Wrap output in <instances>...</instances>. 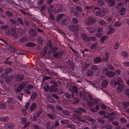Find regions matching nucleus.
Instances as JSON below:
<instances>
[{
	"label": "nucleus",
	"instance_id": "0eeeda50",
	"mask_svg": "<svg viewBox=\"0 0 129 129\" xmlns=\"http://www.w3.org/2000/svg\"><path fill=\"white\" fill-rule=\"evenodd\" d=\"M29 34L33 36H35L37 35V33L35 30L32 29H30L29 31Z\"/></svg>",
	"mask_w": 129,
	"mask_h": 129
},
{
	"label": "nucleus",
	"instance_id": "864d4df0",
	"mask_svg": "<svg viewBox=\"0 0 129 129\" xmlns=\"http://www.w3.org/2000/svg\"><path fill=\"white\" fill-rule=\"evenodd\" d=\"M126 120L124 117L121 118V122L123 123H125L126 122Z\"/></svg>",
	"mask_w": 129,
	"mask_h": 129
},
{
	"label": "nucleus",
	"instance_id": "8fccbe9b",
	"mask_svg": "<svg viewBox=\"0 0 129 129\" xmlns=\"http://www.w3.org/2000/svg\"><path fill=\"white\" fill-rule=\"evenodd\" d=\"M99 23L102 25H104L105 24V22L103 20H101L99 22Z\"/></svg>",
	"mask_w": 129,
	"mask_h": 129
},
{
	"label": "nucleus",
	"instance_id": "393cba45",
	"mask_svg": "<svg viewBox=\"0 0 129 129\" xmlns=\"http://www.w3.org/2000/svg\"><path fill=\"white\" fill-rule=\"evenodd\" d=\"M68 122V120L67 119H62L60 121V123L61 124H66Z\"/></svg>",
	"mask_w": 129,
	"mask_h": 129
},
{
	"label": "nucleus",
	"instance_id": "39448f33",
	"mask_svg": "<svg viewBox=\"0 0 129 129\" xmlns=\"http://www.w3.org/2000/svg\"><path fill=\"white\" fill-rule=\"evenodd\" d=\"M25 84L24 83H22L21 84L19 85L18 88H17L16 89V92H18L20 91L23 88Z\"/></svg>",
	"mask_w": 129,
	"mask_h": 129
},
{
	"label": "nucleus",
	"instance_id": "6e6552de",
	"mask_svg": "<svg viewBox=\"0 0 129 129\" xmlns=\"http://www.w3.org/2000/svg\"><path fill=\"white\" fill-rule=\"evenodd\" d=\"M47 100L50 103H53L55 102L54 99L50 96H48L46 97Z\"/></svg>",
	"mask_w": 129,
	"mask_h": 129
},
{
	"label": "nucleus",
	"instance_id": "2f4dec72",
	"mask_svg": "<svg viewBox=\"0 0 129 129\" xmlns=\"http://www.w3.org/2000/svg\"><path fill=\"white\" fill-rule=\"evenodd\" d=\"M107 38V37L103 36L100 39L101 41L103 43Z\"/></svg>",
	"mask_w": 129,
	"mask_h": 129
},
{
	"label": "nucleus",
	"instance_id": "cd10ccee",
	"mask_svg": "<svg viewBox=\"0 0 129 129\" xmlns=\"http://www.w3.org/2000/svg\"><path fill=\"white\" fill-rule=\"evenodd\" d=\"M37 94L36 93L33 92L31 96V98L32 99H34L36 96Z\"/></svg>",
	"mask_w": 129,
	"mask_h": 129
},
{
	"label": "nucleus",
	"instance_id": "58836bf2",
	"mask_svg": "<svg viewBox=\"0 0 129 129\" xmlns=\"http://www.w3.org/2000/svg\"><path fill=\"white\" fill-rule=\"evenodd\" d=\"M105 56V58L104 59L105 60H106L108 59L109 57V55L108 53H106Z\"/></svg>",
	"mask_w": 129,
	"mask_h": 129
},
{
	"label": "nucleus",
	"instance_id": "f704fd0d",
	"mask_svg": "<svg viewBox=\"0 0 129 129\" xmlns=\"http://www.w3.org/2000/svg\"><path fill=\"white\" fill-rule=\"evenodd\" d=\"M119 44L118 42H116L114 46V48L115 49H117L119 46Z\"/></svg>",
	"mask_w": 129,
	"mask_h": 129
},
{
	"label": "nucleus",
	"instance_id": "338daca9",
	"mask_svg": "<svg viewBox=\"0 0 129 129\" xmlns=\"http://www.w3.org/2000/svg\"><path fill=\"white\" fill-rule=\"evenodd\" d=\"M62 113L66 115H67L68 113V112L66 110L62 111Z\"/></svg>",
	"mask_w": 129,
	"mask_h": 129
},
{
	"label": "nucleus",
	"instance_id": "c756f323",
	"mask_svg": "<svg viewBox=\"0 0 129 129\" xmlns=\"http://www.w3.org/2000/svg\"><path fill=\"white\" fill-rule=\"evenodd\" d=\"M125 9L123 7L121 8V15H123L125 14Z\"/></svg>",
	"mask_w": 129,
	"mask_h": 129
},
{
	"label": "nucleus",
	"instance_id": "6e6d98bb",
	"mask_svg": "<svg viewBox=\"0 0 129 129\" xmlns=\"http://www.w3.org/2000/svg\"><path fill=\"white\" fill-rule=\"evenodd\" d=\"M33 129H39V127L36 125H33Z\"/></svg>",
	"mask_w": 129,
	"mask_h": 129
},
{
	"label": "nucleus",
	"instance_id": "e2e57ef3",
	"mask_svg": "<svg viewBox=\"0 0 129 129\" xmlns=\"http://www.w3.org/2000/svg\"><path fill=\"white\" fill-rule=\"evenodd\" d=\"M26 122L25 119L24 118H23L21 119V122L22 124H24Z\"/></svg>",
	"mask_w": 129,
	"mask_h": 129
},
{
	"label": "nucleus",
	"instance_id": "680f3d73",
	"mask_svg": "<svg viewBox=\"0 0 129 129\" xmlns=\"http://www.w3.org/2000/svg\"><path fill=\"white\" fill-rule=\"evenodd\" d=\"M48 115L51 119H53L54 117L51 114H48Z\"/></svg>",
	"mask_w": 129,
	"mask_h": 129
},
{
	"label": "nucleus",
	"instance_id": "49530a36",
	"mask_svg": "<svg viewBox=\"0 0 129 129\" xmlns=\"http://www.w3.org/2000/svg\"><path fill=\"white\" fill-rule=\"evenodd\" d=\"M73 90L75 92H77L78 89L77 87L76 86H74L73 87Z\"/></svg>",
	"mask_w": 129,
	"mask_h": 129
},
{
	"label": "nucleus",
	"instance_id": "5701e85b",
	"mask_svg": "<svg viewBox=\"0 0 129 129\" xmlns=\"http://www.w3.org/2000/svg\"><path fill=\"white\" fill-rule=\"evenodd\" d=\"M109 70L108 69L106 68H105L103 71V72L105 74V75L107 76V74L108 73Z\"/></svg>",
	"mask_w": 129,
	"mask_h": 129
},
{
	"label": "nucleus",
	"instance_id": "09e8293b",
	"mask_svg": "<svg viewBox=\"0 0 129 129\" xmlns=\"http://www.w3.org/2000/svg\"><path fill=\"white\" fill-rule=\"evenodd\" d=\"M93 74V73L92 71H89L87 73V74L88 76H91Z\"/></svg>",
	"mask_w": 129,
	"mask_h": 129
},
{
	"label": "nucleus",
	"instance_id": "9d476101",
	"mask_svg": "<svg viewBox=\"0 0 129 129\" xmlns=\"http://www.w3.org/2000/svg\"><path fill=\"white\" fill-rule=\"evenodd\" d=\"M108 84V81L106 80H104L102 84V85L103 87H106Z\"/></svg>",
	"mask_w": 129,
	"mask_h": 129
},
{
	"label": "nucleus",
	"instance_id": "4468645a",
	"mask_svg": "<svg viewBox=\"0 0 129 129\" xmlns=\"http://www.w3.org/2000/svg\"><path fill=\"white\" fill-rule=\"evenodd\" d=\"M78 110L76 111V112L79 114H81V112L82 111L84 112H86V111L84 109L81 108H78Z\"/></svg>",
	"mask_w": 129,
	"mask_h": 129
},
{
	"label": "nucleus",
	"instance_id": "2eb2a0df",
	"mask_svg": "<svg viewBox=\"0 0 129 129\" xmlns=\"http://www.w3.org/2000/svg\"><path fill=\"white\" fill-rule=\"evenodd\" d=\"M101 60V58L99 57H97L94 58L93 61L95 63H97L100 62Z\"/></svg>",
	"mask_w": 129,
	"mask_h": 129
},
{
	"label": "nucleus",
	"instance_id": "ddd939ff",
	"mask_svg": "<svg viewBox=\"0 0 129 129\" xmlns=\"http://www.w3.org/2000/svg\"><path fill=\"white\" fill-rule=\"evenodd\" d=\"M50 89L53 92H55L57 90L56 86V85H52L50 87Z\"/></svg>",
	"mask_w": 129,
	"mask_h": 129
},
{
	"label": "nucleus",
	"instance_id": "0e129e2a",
	"mask_svg": "<svg viewBox=\"0 0 129 129\" xmlns=\"http://www.w3.org/2000/svg\"><path fill=\"white\" fill-rule=\"evenodd\" d=\"M106 112L104 111H101L99 112L100 114L102 115H104L105 114Z\"/></svg>",
	"mask_w": 129,
	"mask_h": 129
},
{
	"label": "nucleus",
	"instance_id": "7ed1b4c3",
	"mask_svg": "<svg viewBox=\"0 0 129 129\" xmlns=\"http://www.w3.org/2000/svg\"><path fill=\"white\" fill-rule=\"evenodd\" d=\"M94 21L93 19L91 18H88L85 22V23L87 25H90L94 23Z\"/></svg>",
	"mask_w": 129,
	"mask_h": 129
},
{
	"label": "nucleus",
	"instance_id": "a19ab883",
	"mask_svg": "<svg viewBox=\"0 0 129 129\" xmlns=\"http://www.w3.org/2000/svg\"><path fill=\"white\" fill-rule=\"evenodd\" d=\"M91 68L92 70H96L97 69V67L96 65H92L91 66Z\"/></svg>",
	"mask_w": 129,
	"mask_h": 129
},
{
	"label": "nucleus",
	"instance_id": "79ce46f5",
	"mask_svg": "<svg viewBox=\"0 0 129 129\" xmlns=\"http://www.w3.org/2000/svg\"><path fill=\"white\" fill-rule=\"evenodd\" d=\"M29 104V103L28 102H27L26 103L25 105V107L26 109H28Z\"/></svg>",
	"mask_w": 129,
	"mask_h": 129
},
{
	"label": "nucleus",
	"instance_id": "473e14b6",
	"mask_svg": "<svg viewBox=\"0 0 129 129\" xmlns=\"http://www.w3.org/2000/svg\"><path fill=\"white\" fill-rule=\"evenodd\" d=\"M107 66L110 70H113L114 69V68L110 64H108Z\"/></svg>",
	"mask_w": 129,
	"mask_h": 129
},
{
	"label": "nucleus",
	"instance_id": "f3484780",
	"mask_svg": "<svg viewBox=\"0 0 129 129\" xmlns=\"http://www.w3.org/2000/svg\"><path fill=\"white\" fill-rule=\"evenodd\" d=\"M36 107V104L35 103H33L31 105L30 108V109L31 110H34Z\"/></svg>",
	"mask_w": 129,
	"mask_h": 129
},
{
	"label": "nucleus",
	"instance_id": "b1692460",
	"mask_svg": "<svg viewBox=\"0 0 129 129\" xmlns=\"http://www.w3.org/2000/svg\"><path fill=\"white\" fill-rule=\"evenodd\" d=\"M35 45V44L33 43L30 42L27 44H26L25 45V46L27 47L28 46H33Z\"/></svg>",
	"mask_w": 129,
	"mask_h": 129
},
{
	"label": "nucleus",
	"instance_id": "4d7b16f0",
	"mask_svg": "<svg viewBox=\"0 0 129 129\" xmlns=\"http://www.w3.org/2000/svg\"><path fill=\"white\" fill-rule=\"evenodd\" d=\"M23 92L25 93H27L29 94H30V91L27 89H25L24 90Z\"/></svg>",
	"mask_w": 129,
	"mask_h": 129
},
{
	"label": "nucleus",
	"instance_id": "c9c22d12",
	"mask_svg": "<svg viewBox=\"0 0 129 129\" xmlns=\"http://www.w3.org/2000/svg\"><path fill=\"white\" fill-rule=\"evenodd\" d=\"M1 29L3 30H5L8 28V25L3 26H1Z\"/></svg>",
	"mask_w": 129,
	"mask_h": 129
},
{
	"label": "nucleus",
	"instance_id": "f8f14e48",
	"mask_svg": "<svg viewBox=\"0 0 129 129\" xmlns=\"http://www.w3.org/2000/svg\"><path fill=\"white\" fill-rule=\"evenodd\" d=\"M115 74V73L113 72L109 71L107 74V76L110 77H112L114 76Z\"/></svg>",
	"mask_w": 129,
	"mask_h": 129
},
{
	"label": "nucleus",
	"instance_id": "6ab92c4d",
	"mask_svg": "<svg viewBox=\"0 0 129 129\" xmlns=\"http://www.w3.org/2000/svg\"><path fill=\"white\" fill-rule=\"evenodd\" d=\"M37 40L38 42L41 44H42L44 42L43 39L41 37L38 38Z\"/></svg>",
	"mask_w": 129,
	"mask_h": 129
},
{
	"label": "nucleus",
	"instance_id": "de8ad7c7",
	"mask_svg": "<svg viewBox=\"0 0 129 129\" xmlns=\"http://www.w3.org/2000/svg\"><path fill=\"white\" fill-rule=\"evenodd\" d=\"M9 21L11 23H12L14 24H16V21L12 19H10L9 20Z\"/></svg>",
	"mask_w": 129,
	"mask_h": 129
},
{
	"label": "nucleus",
	"instance_id": "bf43d9fd",
	"mask_svg": "<svg viewBox=\"0 0 129 129\" xmlns=\"http://www.w3.org/2000/svg\"><path fill=\"white\" fill-rule=\"evenodd\" d=\"M6 76V75H5V74H2L1 75V77L2 78H5Z\"/></svg>",
	"mask_w": 129,
	"mask_h": 129
},
{
	"label": "nucleus",
	"instance_id": "1a4fd4ad",
	"mask_svg": "<svg viewBox=\"0 0 129 129\" xmlns=\"http://www.w3.org/2000/svg\"><path fill=\"white\" fill-rule=\"evenodd\" d=\"M108 2L109 5L110 6H112L115 4V1L114 0H105Z\"/></svg>",
	"mask_w": 129,
	"mask_h": 129
},
{
	"label": "nucleus",
	"instance_id": "5fc2aeb1",
	"mask_svg": "<svg viewBox=\"0 0 129 129\" xmlns=\"http://www.w3.org/2000/svg\"><path fill=\"white\" fill-rule=\"evenodd\" d=\"M62 16L63 15L62 14H60L58 15L57 17V20H58L60 19Z\"/></svg>",
	"mask_w": 129,
	"mask_h": 129
},
{
	"label": "nucleus",
	"instance_id": "69168bd1",
	"mask_svg": "<svg viewBox=\"0 0 129 129\" xmlns=\"http://www.w3.org/2000/svg\"><path fill=\"white\" fill-rule=\"evenodd\" d=\"M22 113L25 115H26V112L25 110L23 109L22 110Z\"/></svg>",
	"mask_w": 129,
	"mask_h": 129
},
{
	"label": "nucleus",
	"instance_id": "72a5a7b5",
	"mask_svg": "<svg viewBox=\"0 0 129 129\" xmlns=\"http://www.w3.org/2000/svg\"><path fill=\"white\" fill-rule=\"evenodd\" d=\"M12 71V70L10 68H8L6 70L5 72L7 73H8L11 72Z\"/></svg>",
	"mask_w": 129,
	"mask_h": 129
},
{
	"label": "nucleus",
	"instance_id": "7c9ffc66",
	"mask_svg": "<svg viewBox=\"0 0 129 129\" xmlns=\"http://www.w3.org/2000/svg\"><path fill=\"white\" fill-rule=\"evenodd\" d=\"M116 90L118 92H119L121 91V86L120 85H119L118 86Z\"/></svg>",
	"mask_w": 129,
	"mask_h": 129
},
{
	"label": "nucleus",
	"instance_id": "a18cd8bd",
	"mask_svg": "<svg viewBox=\"0 0 129 129\" xmlns=\"http://www.w3.org/2000/svg\"><path fill=\"white\" fill-rule=\"evenodd\" d=\"M101 12V11L100 10H99L95 14L96 15L98 16L100 14Z\"/></svg>",
	"mask_w": 129,
	"mask_h": 129
},
{
	"label": "nucleus",
	"instance_id": "c03bdc74",
	"mask_svg": "<svg viewBox=\"0 0 129 129\" xmlns=\"http://www.w3.org/2000/svg\"><path fill=\"white\" fill-rule=\"evenodd\" d=\"M27 40V38H24L22 39H20L19 40V41L20 42H22L23 41H26Z\"/></svg>",
	"mask_w": 129,
	"mask_h": 129
},
{
	"label": "nucleus",
	"instance_id": "37998d69",
	"mask_svg": "<svg viewBox=\"0 0 129 129\" xmlns=\"http://www.w3.org/2000/svg\"><path fill=\"white\" fill-rule=\"evenodd\" d=\"M72 21L75 23H77L78 22L77 19L75 18H74L72 19Z\"/></svg>",
	"mask_w": 129,
	"mask_h": 129
},
{
	"label": "nucleus",
	"instance_id": "bb28decb",
	"mask_svg": "<svg viewBox=\"0 0 129 129\" xmlns=\"http://www.w3.org/2000/svg\"><path fill=\"white\" fill-rule=\"evenodd\" d=\"M124 92L126 95L127 97L129 98V89H127L126 90H125Z\"/></svg>",
	"mask_w": 129,
	"mask_h": 129
},
{
	"label": "nucleus",
	"instance_id": "4c0bfd02",
	"mask_svg": "<svg viewBox=\"0 0 129 129\" xmlns=\"http://www.w3.org/2000/svg\"><path fill=\"white\" fill-rule=\"evenodd\" d=\"M76 9L80 12H81L82 9L81 7L79 6H76Z\"/></svg>",
	"mask_w": 129,
	"mask_h": 129
},
{
	"label": "nucleus",
	"instance_id": "20e7f679",
	"mask_svg": "<svg viewBox=\"0 0 129 129\" xmlns=\"http://www.w3.org/2000/svg\"><path fill=\"white\" fill-rule=\"evenodd\" d=\"M122 105L123 106L122 108V109L123 111L126 112L127 108L129 106V102H124L122 103Z\"/></svg>",
	"mask_w": 129,
	"mask_h": 129
},
{
	"label": "nucleus",
	"instance_id": "3c124183",
	"mask_svg": "<svg viewBox=\"0 0 129 129\" xmlns=\"http://www.w3.org/2000/svg\"><path fill=\"white\" fill-rule=\"evenodd\" d=\"M56 109L59 110H62V108L59 105L57 106H56Z\"/></svg>",
	"mask_w": 129,
	"mask_h": 129
},
{
	"label": "nucleus",
	"instance_id": "9b49d317",
	"mask_svg": "<svg viewBox=\"0 0 129 129\" xmlns=\"http://www.w3.org/2000/svg\"><path fill=\"white\" fill-rule=\"evenodd\" d=\"M69 29L72 31H74L77 30V27L76 28L72 25H70L69 26Z\"/></svg>",
	"mask_w": 129,
	"mask_h": 129
},
{
	"label": "nucleus",
	"instance_id": "774afa93",
	"mask_svg": "<svg viewBox=\"0 0 129 129\" xmlns=\"http://www.w3.org/2000/svg\"><path fill=\"white\" fill-rule=\"evenodd\" d=\"M96 37L98 38H100L102 36V34L100 33H96Z\"/></svg>",
	"mask_w": 129,
	"mask_h": 129
},
{
	"label": "nucleus",
	"instance_id": "423d86ee",
	"mask_svg": "<svg viewBox=\"0 0 129 129\" xmlns=\"http://www.w3.org/2000/svg\"><path fill=\"white\" fill-rule=\"evenodd\" d=\"M81 36L83 40L86 41H89L90 39V38L89 37H87L86 35L84 33L81 34Z\"/></svg>",
	"mask_w": 129,
	"mask_h": 129
},
{
	"label": "nucleus",
	"instance_id": "a878e982",
	"mask_svg": "<svg viewBox=\"0 0 129 129\" xmlns=\"http://www.w3.org/2000/svg\"><path fill=\"white\" fill-rule=\"evenodd\" d=\"M109 28V31L108 32V34H110V33H111L113 31L114 29H113L112 27L111 26H110L109 27H108V28Z\"/></svg>",
	"mask_w": 129,
	"mask_h": 129
},
{
	"label": "nucleus",
	"instance_id": "f257e3e1",
	"mask_svg": "<svg viewBox=\"0 0 129 129\" xmlns=\"http://www.w3.org/2000/svg\"><path fill=\"white\" fill-rule=\"evenodd\" d=\"M121 82V79L120 78H119L117 79L116 82L114 80H112L111 82V86L113 87H114L116 85L119 84Z\"/></svg>",
	"mask_w": 129,
	"mask_h": 129
},
{
	"label": "nucleus",
	"instance_id": "aec40b11",
	"mask_svg": "<svg viewBox=\"0 0 129 129\" xmlns=\"http://www.w3.org/2000/svg\"><path fill=\"white\" fill-rule=\"evenodd\" d=\"M9 119L8 117H6L5 118H1L0 119V120L2 121H8Z\"/></svg>",
	"mask_w": 129,
	"mask_h": 129
},
{
	"label": "nucleus",
	"instance_id": "603ef678",
	"mask_svg": "<svg viewBox=\"0 0 129 129\" xmlns=\"http://www.w3.org/2000/svg\"><path fill=\"white\" fill-rule=\"evenodd\" d=\"M101 107L102 109H105L106 108V106L105 105L103 104H102L101 105Z\"/></svg>",
	"mask_w": 129,
	"mask_h": 129
},
{
	"label": "nucleus",
	"instance_id": "052dcab7",
	"mask_svg": "<svg viewBox=\"0 0 129 129\" xmlns=\"http://www.w3.org/2000/svg\"><path fill=\"white\" fill-rule=\"evenodd\" d=\"M6 13L8 15L10 16H11L12 15V14L9 11L6 12Z\"/></svg>",
	"mask_w": 129,
	"mask_h": 129
},
{
	"label": "nucleus",
	"instance_id": "a211bd4d",
	"mask_svg": "<svg viewBox=\"0 0 129 129\" xmlns=\"http://www.w3.org/2000/svg\"><path fill=\"white\" fill-rule=\"evenodd\" d=\"M121 53L122 55V56L124 58H126L128 57V53L126 52L123 51Z\"/></svg>",
	"mask_w": 129,
	"mask_h": 129
},
{
	"label": "nucleus",
	"instance_id": "dca6fc26",
	"mask_svg": "<svg viewBox=\"0 0 129 129\" xmlns=\"http://www.w3.org/2000/svg\"><path fill=\"white\" fill-rule=\"evenodd\" d=\"M23 77V75H18L16 77V79L17 81H20L22 79Z\"/></svg>",
	"mask_w": 129,
	"mask_h": 129
},
{
	"label": "nucleus",
	"instance_id": "c85d7f7f",
	"mask_svg": "<svg viewBox=\"0 0 129 129\" xmlns=\"http://www.w3.org/2000/svg\"><path fill=\"white\" fill-rule=\"evenodd\" d=\"M50 125V123L49 122L47 123L46 125V127L47 129H51Z\"/></svg>",
	"mask_w": 129,
	"mask_h": 129
},
{
	"label": "nucleus",
	"instance_id": "f03ea898",
	"mask_svg": "<svg viewBox=\"0 0 129 129\" xmlns=\"http://www.w3.org/2000/svg\"><path fill=\"white\" fill-rule=\"evenodd\" d=\"M10 29V30L8 31V32L7 33V34L9 35H12L13 37L15 38L16 37H17L16 36H15V28H12Z\"/></svg>",
	"mask_w": 129,
	"mask_h": 129
},
{
	"label": "nucleus",
	"instance_id": "e433bc0d",
	"mask_svg": "<svg viewBox=\"0 0 129 129\" xmlns=\"http://www.w3.org/2000/svg\"><path fill=\"white\" fill-rule=\"evenodd\" d=\"M123 64L124 66L126 67H128L129 66V62L127 61L124 62Z\"/></svg>",
	"mask_w": 129,
	"mask_h": 129
},
{
	"label": "nucleus",
	"instance_id": "ea45409f",
	"mask_svg": "<svg viewBox=\"0 0 129 129\" xmlns=\"http://www.w3.org/2000/svg\"><path fill=\"white\" fill-rule=\"evenodd\" d=\"M65 95L66 98L68 99H69L71 98L70 95L68 93L66 92L65 93Z\"/></svg>",
	"mask_w": 129,
	"mask_h": 129
},
{
	"label": "nucleus",
	"instance_id": "4be33fe9",
	"mask_svg": "<svg viewBox=\"0 0 129 129\" xmlns=\"http://www.w3.org/2000/svg\"><path fill=\"white\" fill-rule=\"evenodd\" d=\"M97 46L96 44H93L91 45V49L92 50L96 49Z\"/></svg>",
	"mask_w": 129,
	"mask_h": 129
},
{
	"label": "nucleus",
	"instance_id": "412c9836",
	"mask_svg": "<svg viewBox=\"0 0 129 129\" xmlns=\"http://www.w3.org/2000/svg\"><path fill=\"white\" fill-rule=\"evenodd\" d=\"M27 88L28 89H34V87L32 85L28 84L27 85Z\"/></svg>",
	"mask_w": 129,
	"mask_h": 129
},
{
	"label": "nucleus",
	"instance_id": "13d9d810",
	"mask_svg": "<svg viewBox=\"0 0 129 129\" xmlns=\"http://www.w3.org/2000/svg\"><path fill=\"white\" fill-rule=\"evenodd\" d=\"M18 21L22 25L23 24V23L21 19L20 18H18L17 19Z\"/></svg>",
	"mask_w": 129,
	"mask_h": 129
}]
</instances>
